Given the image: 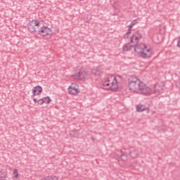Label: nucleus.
<instances>
[{
  "mask_svg": "<svg viewBox=\"0 0 180 180\" xmlns=\"http://www.w3.org/2000/svg\"><path fill=\"white\" fill-rule=\"evenodd\" d=\"M143 37V34L140 31H137L132 34V37H131V43H136L134 46V51L140 53V56L142 58H150L151 57V49L147 48L144 44H139V41H140V39Z\"/></svg>",
  "mask_w": 180,
  "mask_h": 180,
  "instance_id": "obj_1",
  "label": "nucleus"
},
{
  "mask_svg": "<svg viewBox=\"0 0 180 180\" xmlns=\"http://www.w3.org/2000/svg\"><path fill=\"white\" fill-rule=\"evenodd\" d=\"M129 89L132 92H139L141 95H151L153 94V89L146 86L139 79H134L129 82Z\"/></svg>",
  "mask_w": 180,
  "mask_h": 180,
  "instance_id": "obj_2",
  "label": "nucleus"
},
{
  "mask_svg": "<svg viewBox=\"0 0 180 180\" xmlns=\"http://www.w3.org/2000/svg\"><path fill=\"white\" fill-rule=\"evenodd\" d=\"M41 22L37 20H30L28 22V30L31 32L32 33H35L37 32V29L41 27Z\"/></svg>",
  "mask_w": 180,
  "mask_h": 180,
  "instance_id": "obj_3",
  "label": "nucleus"
},
{
  "mask_svg": "<svg viewBox=\"0 0 180 180\" xmlns=\"http://www.w3.org/2000/svg\"><path fill=\"white\" fill-rule=\"evenodd\" d=\"M53 31L51 28H49L47 26L41 25L38 28V34L42 37H50Z\"/></svg>",
  "mask_w": 180,
  "mask_h": 180,
  "instance_id": "obj_4",
  "label": "nucleus"
},
{
  "mask_svg": "<svg viewBox=\"0 0 180 180\" xmlns=\"http://www.w3.org/2000/svg\"><path fill=\"white\" fill-rule=\"evenodd\" d=\"M73 77L75 79H84V78H86V72H85V69L78 67L75 70Z\"/></svg>",
  "mask_w": 180,
  "mask_h": 180,
  "instance_id": "obj_5",
  "label": "nucleus"
},
{
  "mask_svg": "<svg viewBox=\"0 0 180 180\" xmlns=\"http://www.w3.org/2000/svg\"><path fill=\"white\" fill-rule=\"evenodd\" d=\"M103 86H105V89H111V91H116L119 89V86L115 84V82H110V79H107L103 83Z\"/></svg>",
  "mask_w": 180,
  "mask_h": 180,
  "instance_id": "obj_6",
  "label": "nucleus"
},
{
  "mask_svg": "<svg viewBox=\"0 0 180 180\" xmlns=\"http://www.w3.org/2000/svg\"><path fill=\"white\" fill-rule=\"evenodd\" d=\"M70 95H77L79 94V89H78V85L75 83H72V84L68 89Z\"/></svg>",
  "mask_w": 180,
  "mask_h": 180,
  "instance_id": "obj_7",
  "label": "nucleus"
},
{
  "mask_svg": "<svg viewBox=\"0 0 180 180\" xmlns=\"http://www.w3.org/2000/svg\"><path fill=\"white\" fill-rule=\"evenodd\" d=\"M41 92H43V88L41 86H34L32 89V95L31 96L32 98H34V96L40 95Z\"/></svg>",
  "mask_w": 180,
  "mask_h": 180,
  "instance_id": "obj_8",
  "label": "nucleus"
},
{
  "mask_svg": "<svg viewBox=\"0 0 180 180\" xmlns=\"http://www.w3.org/2000/svg\"><path fill=\"white\" fill-rule=\"evenodd\" d=\"M112 79H114V85H117L119 86L120 84H122L123 82V77L122 76L117 75V76H112Z\"/></svg>",
  "mask_w": 180,
  "mask_h": 180,
  "instance_id": "obj_9",
  "label": "nucleus"
},
{
  "mask_svg": "<svg viewBox=\"0 0 180 180\" xmlns=\"http://www.w3.org/2000/svg\"><path fill=\"white\" fill-rule=\"evenodd\" d=\"M91 73L93 74V75H101L102 74V68L101 66L94 68L91 70Z\"/></svg>",
  "mask_w": 180,
  "mask_h": 180,
  "instance_id": "obj_10",
  "label": "nucleus"
},
{
  "mask_svg": "<svg viewBox=\"0 0 180 180\" xmlns=\"http://www.w3.org/2000/svg\"><path fill=\"white\" fill-rule=\"evenodd\" d=\"M144 110H148V107H145L144 105L141 104L136 105L137 112H144Z\"/></svg>",
  "mask_w": 180,
  "mask_h": 180,
  "instance_id": "obj_11",
  "label": "nucleus"
},
{
  "mask_svg": "<svg viewBox=\"0 0 180 180\" xmlns=\"http://www.w3.org/2000/svg\"><path fill=\"white\" fill-rule=\"evenodd\" d=\"M44 99L46 98H40L38 100V104L39 105H43V103H50V102H51V98H50L49 96H46V99H48L47 101H44Z\"/></svg>",
  "mask_w": 180,
  "mask_h": 180,
  "instance_id": "obj_12",
  "label": "nucleus"
},
{
  "mask_svg": "<svg viewBox=\"0 0 180 180\" xmlns=\"http://www.w3.org/2000/svg\"><path fill=\"white\" fill-rule=\"evenodd\" d=\"M132 46L130 45V43L125 44L123 46L122 50L123 51H129V50L131 49Z\"/></svg>",
  "mask_w": 180,
  "mask_h": 180,
  "instance_id": "obj_13",
  "label": "nucleus"
},
{
  "mask_svg": "<svg viewBox=\"0 0 180 180\" xmlns=\"http://www.w3.org/2000/svg\"><path fill=\"white\" fill-rule=\"evenodd\" d=\"M129 155L132 158H137V155H139V150H134L133 151H131L129 153Z\"/></svg>",
  "mask_w": 180,
  "mask_h": 180,
  "instance_id": "obj_14",
  "label": "nucleus"
},
{
  "mask_svg": "<svg viewBox=\"0 0 180 180\" xmlns=\"http://www.w3.org/2000/svg\"><path fill=\"white\" fill-rule=\"evenodd\" d=\"M135 25H137V20H134L130 25L128 26L129 29H133V27L135 26Z\"/></svg>",
  "mask_w": 180,
  "mask_h": 180,
  "instance_id": "obj_15",
  "label": "nucleus"
},
{
  "mask_svg": "<svg viewBox=\"0 0 180 180\" xmlns=\"http://www.w3.org/2000/svg\"><path fill=\"white\" fill-rule=\"evenodd\" d=\"M13 175L18 179L19 178V172H18L17 169H13Z\"/></svg>",
  "mask_w": 180,
  "mask_h": 180,
  "instance_id": "obj_16",
  "label": "nucleus"
},
{
  "mask_svg": "<svg viewBox=\"0 0 180 180\" xmlns=\"http://www.w3.org/2000/svg\"><path fill=\"white\" fill-rule=\"evenodd\" d=\"M130 34H131V29L129 28L128 32L124 35V39H129Z\"/></svg>",
  "mask_w": 180,
  "mask_h": 180,
  "instance_id": "obj_17",
  "label": "nucleus"
},
{
  "mask_svg": "<svg viewBox=\"0 0 180 180\" xmlns=\"http://www.w3.org/2000/svg\"><path fill=\"white\" fill-rule=\"evenodd\" d=\"M6 176V172L5 171H0V179H2V178H5Z\"/></svg>",
  "mask_w": 180,
  "mask_h": 180,
  "instance_id": "obj_18",
  "label": "nucleus"
},
{
  "mask_svg": "<svg viewBox=\"0 0 180 180\" xmlns=\"http://www.w3.org/2000/svg\"><path fill=\"white\" fill-rule=\"evenodd\" d=\"M124 157H125V160H126L127 155H124V154L121 155V160H124V159L123 158Z\"/></svg>",
  "mask_w": 180,
  "mask_h": 180,
  "instance_id": "obj_19",
  "label": "nucleus"
},
{
  "mask_svg": "<svg viewBox=\"0 0 180 180\" xmlns=\"http://www.w3.org/2000/svg\"><path fill=\"white\" fill-rule=\"evenodd\" d=\"M33 101H34V103H39V100H37V98H34Z\"/></svg>",
  "mask_w": 180,
  "mask_h": 180,
  "instance_id": "obj_20",
  "label": "nucleus"
},
{
  "mask_svg": "<svg viewBox=\"0 0 180 180\" xmlns=\"http://www.w3.org/2000/svg\"><path fill=\"white\" fill-rule=\"evenodd\" d=\"M42 99H44L45 102H47V101H49V99L47 98V97H44V98H42Z\"/></svg>",
  "mask_w": 180,
  "mask_h": 180,
  "instance_id": "obj_21",
  "label": "nucleus"
},
{
  "mask_svg": "<svg viewBox=\"0 0 180 180\" xmlns=\"http://www.w3.org/2000/svg\"><path fill=\"white\" fill-rule=\"evenodd\" d=\"M155 94H160V91H158V89H155Z\"/></svg>",
  "mask_w": 180,
  "mask_h": 180,
  "instance_id": "obj_22",
  "label": "nucleus"
}]
</instances>
